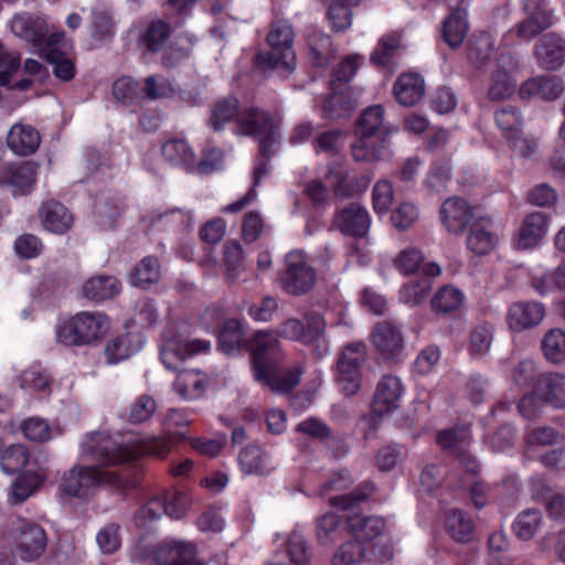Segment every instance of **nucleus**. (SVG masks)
<instances>
[{
  "instance_id": "obj_1",
  "label": "nucleus",
  "mask_w": 565,
  "mask_h": 565,
  "mask_svg": "<svg viewBox=\"0 0 565 565\" xmlns=\"http://www.w3.org/2000/svg\"><path fill=\"white\" fill-rule=\"evenodd\" d=\"M171 449L170 439L159 436L118 440L105 431H90L81 441L82 455L104 467L124 466L148 456L164 459Z\"/></svg>"
},
{
  "instance_id": "obj_2",
  "label": "nucleus",
  "mask_w": 565,
  "mask_h": 565,
  "mask_svg": "<svg viewBox=\"0 0 565 565\" xmlns=\"http://www.w3.org/2000/svg\"><path fill=\"white\" fill-rule=\"evenodd\" d=\"M104 484L124 489L129 487L131 482L122 475L103 470L98 466L76 465L64 473L60 488L68 497L87 499Z\"/></svg>"
},
{
  "instance_id": "obj_3",
  "label": "nucleus",
  "mask_w": 565,
  "mask_h": 565,
  "mask_svg": "<svg viewBox=\"0 0 565 565\" xmlns=\"http://www.w3.org/2000/svg\"><path fill=\"white\" fill-rule=\"evenodd\" d=\"M109 327L107 315L81 311L56 324V340L65 347L89 345L102 339Z\"/></svg>"
},
{
  "instance_id": "obj_4",
  "label": "nucleus",
  "mask_w": 565,
  "mask_h": 565,
  "mask_svg": "<svg viewBox=\"0 0 565 565\" xmlns=\"http://www.w3.org/2000/svg\"><path fill=\"white\" fill-rule=\"evenodd\" d=\"M270 50L255 55V64L264 71L282 68L292 71L296 66V54L292 47L294 30L285 20L274 21L266 36Z\"/></svg>"
},
{
  "instance_id": "obj_5",
  "label": "nucleus",
  "mask_w": 565,
  "mask_h": 565,
  "mask_svg": "<svg viewBox=\"0 0 565 565\" xmlns=\"http://www.w3.org/2000/svg\"><path fill=\"white\" fill-rule=\"evenodd\" d=\"M384 108L373 105L363 110L356 120L355 132L359 139L352 145V158L358 162L379 160L383 156L384 138L379 143L372 137H381L383 132Z\"/></svg>"
},
{
  "instance_id": "obj_6",
  "label": "nucleus",
  "mask_w": 565,
  "mask_h": 565,
  "mask_svg": "<svg viewBox=\"0 0 565 565\" xmlns=\"http://www.w3.org/2000/svg\"><path fill=\"white\" fill-rule=\"evenodd\" d=\"M237 134L257 139V157L270 159L278 143L279 126L269 111L249 107L237 120Z\"/></svg>"
},
{
  "instance_id": "obj_7",
  "label": "nucleus",
  "mask_w": 565,
  "mask_h": 565,
  "mask_svg": "<svg viewBox=\"0 0 565 565\" xmlns=\"http://www.w3.org/2000/svg\"><path fill=\"white\" fill-rule=\"evenodd\" d=\"M245 350L250 356L254 380L267 379L268 372L282 362L280 342L276 334L258 330L247 338Z\"/></svg>"
},
{
  "instance_id": "obj_8",
  "label": "nucleus",
  "mask_w": 565,
  "mask_h": 565,
  "mask_svg": "<svg viewBox=\"0 0 565 565\" xmlns=\"http://www.w3.org/2000/svg\"><path fill=\"white\" fill-rule=\"evenodd\" d=\"M365 360L366 347L362 342L350 343L340 353L337 362V382L345 396H354L360 391Z\"/></svg>"
},
{
  "instance_id": "obj_9",
  "label": "nucleus",
  "mask_w": 565,
  "mask_h": 565,
  "mask_svg": "<svg viewBox=\"0 0 565 565\" xmlns=\"http://www.w3.org/2000/svg\"><path fill=\"white\" fill-rule=\"evenodd\" d=\"M11 535L17 542V552L23 562H34L46 551L47 535L36 522L17 516L10 524Z\"/></svg>"
},
{
  "instance_id": "obj_10",
  "label": "nucleus",
  "mask_w": 565,
  "mask_h": 565,
  "mask_svg": "<svg viewBox=\"0 0 565 565\" xmlns=\"http://www.w3.org/2000/svg\"><path fill=\"white\" fill-rule=\"evenodd\" d=\"M40 163L32 160L11 161L0 164V188L13 198L30 195L36 185Z\"/></svg>"
},
{
  "instance_id": "obj_11",
  "label": "nucleus",
  "mask_w": 565,
  "mask_h": 565,
  "mask_svg": "<svg viewBox=\"0 0 565 565\" xmlns=\"http://www.w3.org/2000/svg\"><path fill=\"white\" fill-rule=\"evenodd\" d=\"M494 118L498 128L513 151L523 158H529L536 151V140L522 136L523 120L516 107L504 106L495 111Z\"/></svg>"
},
{
  "instance_id": "obj_12",
  "label": "nucleus",
  "mask_w": 565,
  "mask_h": 565,
  "mask_svg": "<svg viewBox=\"0 0 565 565\" xmlns=\"http://www.w3.org/2000/svg\"><path fill=\"white\" fill-rule=\"evenodd\" d=\"M285 265L280 280L286 292L300 296L312 289L317 274L301 252H289L285 257Z\"/></svg>"
},
{
  "instance_id": "obj_13",
  "label": "nucleus",
  "mask_w": 565,
  "mask_h": 565,
  "mask_svg": "<svg viewBox=\"0 0 565 565\" xmlns=\"http://www.w3.org/2000/svg\"><path fill=\"white\" fill-rule=\"evenodd\" d=\"M405 387L401 379L393 374H384L376 384L371 403V412L383 417L401 407Z\"/></svg>"
},
{
  "instance_id": "obj_14",
  "label": "nucleus",
  "mask_w": 565,
  "mask_h": 565,
  "mask_svg": "<svg viewBox=\"0 0 565 565\" xmlns=\"http://www.w3.org/2000/svg\"><path fill=\"white\" fill-rule=\"evenodd\" d=\"M333 223L343 235L363 238L369 233L371 217L363 205L353 202L335 212Z\"/></svg>"
},
{
  "instance_id": "obj_15",
  "label": "nucleus",
  "mask_w": 565,
  "mask_h": 565,
  "mask_svg": "<svg viewBox=\"0 0 565 565\" xmlns=\"http://www.w3.org/2000/svg\"><path fill=\"white\" fill-rule=\"evenodd\" d=\"M372 342L380 358L387 362L397 361L404 350L403 334L399 328L390 321L379 322L374 327Z\"/></svg>"
},
{
  "instance_id": "obj_16",
  "label": "nucleus",
  "mask_w": 565,
  "mask_h": 565,
  "mask_svg": "<svg viewBox=\"0 0 565 565\" xmlns=\"http://www.w3.org/2000/svg\"><path fill=\"white\" fill-rule=\"evenodd\" d=\"M195 555L196 548L193 544L173 540H164L151 551L157 565H203Z\"/></svg>"
},
{
  "instance_id": "obj_17",
  "label": "nucleus",
  "mask_w": 565,
  "mask_h": 565,
  "mask_svg": "<svg viewBox=\"0 0 565 565\" xmlns=\"http://www.w3.org/2000/svg\"><path fill=\"white\" fill-rule=\"evenodd\" d=\"M440 221L449 233L462 234L473 222V209L465 200L451 196L445 200L439 210Z\"/></svg>"
},
{
  "instance_id": "obj_18",
  "label": "nucleus",
  "mask_w": 565,
  "mask_h": 565,
  "mask_svg": "<svg viewBox=\"0 0 565 565\" xmlns=\"http://www.w3.org/2000/svg\"><path fill=\"white\" fill-rule=\"evenodd\" d=\"M38 216L43 228L56 235L66 234L72 228L74 222L72 212L56 200L42 202Z\"/></svg>"
},
{
  "instance_id": "obj_19",
  "label": "nucleus",
  "mask_w": 565,
  "mask_h": 565,
  "mask_svg": "<svg viewBox=\"0 0 565 565\" xmlns=\"http://www.w3.org/2000/svg\"><path fill=\"white\" fill-rule=\"evenodd\" d=\"M441 268L438 264L431 262L423 267V276L418 279L409 280L399 289V300L409 306H417L425 301L433 287V278L439 276Z\"/></svg>"
},
{
  "instance_id": "obj_20",
  "label": "nucleus",
  "mask_w": 565,
  "mask_h": 565,
  "mask_svg": "<svg viewBox=\"0 0 565 565\" xmlns=\"http://www.w3.org/2000/svg\"><path fill=\"white\" fill-rule=\"evenodd\" d=\"M125 206V198L119 192L113 190L99 192L93 205L97 224L103 228H114Z\"/></svg>"
},
{
  "instance_id": "obj_21",
  "label": "nucleus",
  "mask_w": 565,
  "mask_h": 565,
  "mask_svg": "<svg viewBox=\"0 0 565 565\" xmlns=\"http://www.w3.org/2000/svg\"><path fill=\"white\" fill-rule=\"evenodd\" d=\"M545 316V307L536 301H519L511 305L507 322L512 331L521 332L541 323Z\"/></svg>"
},
{
  "instance_id": "obj_22",
  "label": "nucleus",
  "mask_w": 565,
  "mask_h": 565,
  "mask_svg": "<svg viewBox=\"0 0 565 565\" xmlns=\"http://www.w3.org/2000/svg\"><path fill=\"white\" fill-rule=\"evenodd\" d=\"M534 387L541 402L554 408L565 407V374L558 372L539 374Z\"/></svg>"
},
{
  "instance_id": "obj_23",
  "label": "nucleus",
  "mask_w": 565,
  "mask_h": 565,
  "mask_svg": "<svg viewBox=\"0 0 565 565\" xmlns=\"http://www.w3.org/2000/svg\"><path fill=\"white\" fill-rule=\"evenodd\" d=\"M327 182L332 188L335 198L350 199L364 192L366 183L351 174V172L341 164H334L329 168L326 175Z\"/></svg>"
},
{
  "instance_id": "obj_24",
  "label": "nucleus",
  "mask_w": 565,
  "mask_h": 565,
  "mask_svg": "<svg viewBox=\"0 0 565 565\" xmlns=\"http://www.w3.org/2000/svg\"><path fill=\"white\" fill-rule=\"evenodd\" d=\"M7 145L17 156H31L41 145L40 131L28 124H14L8 132Z\"/></svg>"
},
{
  "instance_id": "obj_25",
  "label": "nucleus",
  "mask_w": 565,
  "mask_h": 565,
  "mask_svg": "<svg viewBox=\"0 0 565 565\" xmlns=\"http://www.w3.org/2000/svg\"><path fill=\"white\" fill-rule=\"evenodd\" d=\"M424 77L415 72L402 73L393 85L396 102L405 107L415 106L425 95Z\"/></svg>"
},
{
  "instance_id": "obj_26",
  "label": "nucleus",
  "mask_w": 565,
  "mask_h": 565,
  "mask_svg": "<svg viewBox=\"0 0 565 565\" xmlns=\"http://www.w3.org/2000/svg\"><path fill=\"white\" fill-rule=\"evenodd\" d=\"M564 90L562 79L556 75H544L530 78L519 88L521 99L539 97L544 100L558 98Z\"/></svg>"
},
{
  "instance_id": "obj_27",
  "label": "nucleus",
  "mask_w": 565,
  "mask_h": 565,
  "mask_svg": "<svg viewBox=\"0 0 565 565\" xmlns=\"http://www.w3.org/2000/svg\"><path fill=\"white\" fill-rule=\"evenodd\" d=\"M214 334L217 349L224 354L238 353L246 347L247 338H245L244 323L237 318L223 321Z\"/></svg>"
},
{
  "instance_id": "obj_28",
  "label": "nucleus",
  "mask_w": 565,
  "mask_h": 565,
  "mask_svg": "<svg viewBox=\"0 0 565 565\" xmlns=\"http://www.w3.org/2000/svg\"><path fill=\"white\" fill-rule=\"evenodd\" d=\"M535 56L543 68H559L565 58V40L555 33L543 35L536 45Z\"/></svg>"
},
{
  "instance_id": "obj_29",
  "label": "nucleus",
  "mask_w": 565,
  "mask_h": 565,
  "mask_svg": "<svg viewBox=\"0 0 565 565\" xmlns=\"http://www.w3.org/2000/svg\"><path fill=\"white\" fill-rule=\"evenodd\" d=\"M548 226V217L542 212L530 213L522 222L516 239L518 249H530L539 245Z\"/></svg>"
},
{
  "instance_id": "obj_30",
  "label": "nucleus",
  "mask_w": 565,
  "mask_h": 565,
  "mask_svg": "<svg viewBox=\"0 0 565 565\" xmlns=\"http://www.w3.org/2000/svg\"><path fill=\"white\" fill-rule=\"evenodd\" d=\"M142 348L141 334L126 331L111 338L105 347L107 362L116 364L136 354Z\"/></svg>"
},
{
  "instance_id": "obj_31",
  "label": "nucleus",
  "mask_w": 565,
  "mask_h": 565,
  "mask_svg": "<svg viewBox=\"0 0 565 565\" xmlns=\"http://www.w3.org/2000/svg\"><path fill=\"white\" fill-rule=\"evenodd\" d=\"M303 367L296 364L290 369H282L281 363L268 372L267 379L257 382L267 386L271 392L280 394L291 393L300 383Z\"/></svg>"
},
{
  "instance_id": "obj_32",
  "label": "nucleus",
  "mask_w": 565,
  "mask_h": 565,
  "mask_svg": "<svg viewBox=\"0 0 565 565\" xmlns=\"http://www.w3.org/2000/svg\"><path fill=\"white\" fill-rule=\"evenodd\" d=\"M11 30L17 36L36 47L43 42L44 35L47 32V24L45 20L40 17L30 13H21L14 15L12 19Z\"/></svg>"
},
{
  "instance_id": "obj_33",
  "label": "nucleus",
  "mask_w": 565,
  "mask_h": 565,
  "mask_svg": "<svg viewBox=\"0 0 565 565\" xmlns=\"http://www.w3.org/2000/svg\"><path fill=\"white\" fill-rule=\"evenodd\" d=\"M161 153L167 162L186 172H194L195 152L185 139L171 138L161 146Z\"/></svg>"
},
{
  "instance_id": "obj_34",
  "label": "nucleus",
  "mask_w": 565,
  "mask_h": 565,
  "mask_svg": "<svg viewBox=\"0 0 565 565\" xmlns=\"http://www.w3.org/2000/svg\"><path fill=\"white\" fill-rule=\"evenodd\" d=\"M173 32L171 23L157 18L151 20L139 35V44L147 52H162Z\"/></svg>"
},
{
  "instance_id": "obj_35",
  "label": "nucleus",
  "mask_w": 565,
  "mask_h": 565,
  "mask_svg": "<svg viewBox=\"0 0 565 565\" xmlns=\"http://www.w3.org/2000/svg\"><path fill=\"white\" fill-rule=\"evenodd\" d=\"M385 525L386 521L384 518L365 516L362 514L350 515L345 522L348 532L361 542H370L380 536Z\"/></svg>"
},
{
  "instance_id": "obj_36",
  "label": "nucleus",
  "mask_w": 565,
  "mask_h": 565,
  "mask_svg": "<svg viewBox=\"0 0 565 565\" xmlns=\"http://www.w3.org/2000/svg\"><path fill=\"white\" fill-rule=\"evenodd\" d=\"M121 290L120 281L108 275L90 277L83 285V295L93 302H103L116 297Z\"/></svg>"
},
{
  "instance_id": "obj_37",
  "label": "nucleus",
  "mask_w": 565,
  "mask_h": 565,
  "mask_svg": "<svg viewBox=\"0 0 565 565\" xmlns=\"http://www.w3.org/2000/svg\"><path fill=\"white\" fill-rule=\"evenodd\" d=\"M471 439V429L467 424L456 425L454 427L438 431L436 436L437 445L450 451L454 456L466 454Z\"/></svg>"
},
{
  "instance_id": "obj_38",
  "label": "nucleus",
  "mask_w": 565,
  "mask_h": 565,
  "mask_svg": "<svg viewBox=\"0 0 565 565\" xmlns=\"http://www.w3.org/2000/svg\"><path fill=\"white\" fill-rule=\"evenodd\" d=\"M238 466L244 475H268L273 467L264 449L255 444L244 447L238 455Z\"/></svg>"
},
{
  "instance_id": "obj_39",
  "label": "nucleus",
  "mask_w": 565,
  "mask_h": 565,
  "mask_svg": "<svg viewBox=\"0 0 565 565\" xmlns=\"http://www.w3.org/2000/svg\"><path fill=\"white\" fill-rule=\"evenodd\" d=\"M116 23L113 11L104 4H98L92 9L89 32L97 42L113 40L116 33Z\"/></svg>"
},
{
  "instance_id": "obj_40",
  "label": "nucleus",
  "mask_w": 565,
  "mask_h": 565,
  "mask_svg": "<svg viewBox=\"0 0 565 565\" xmlns=\"http://www.w3.org/2000/svg\"><path fill=\"white\" fill-rule=\"evenodd\" d=\"M447 533L459 543H468L473 537L475 521L469 512L452 509L446 516Z\"/></svg>"
},
{
  "instance_id": "obj_41",
  "label": "nucleus",
  "mask_w": 565,
  "mask_h": 565,
  "mask_svg": "<svg viewBox=\"0 0 565 565\" xmlns=\"http://www.w3.org/2000/svg\"><path fill=\"white\" fill-rule=\"evenodd\" d=\"M114 98L136 111L142 104L141 83L130 76L117 78L111 88Z\"/></svg>"
},
{
  "instance_id": "obj_42",
  "label": "nucleus",
  "mask_w": 565,
  "mask_h": 565,
  "mask_svg": "<svg viewBox=\"0 0 565 565\" xmlns=\"http://www.w3.org/2000/svg\"><path fill=\"white\" fill-rule=\"evenodd\" d=\"M463 300L465 295L459 288L452 285H445L434 294L430 307L436 315H448L458 311Z\"/></svg>"
},
{
  "instance_id": "obj_43",
  "label": "nucleus",
  "mask_w": 565,
  "mask_h": 565,
  "mask_svg": "<svg viewBox=\"0 0 565 565\" xmlns=\"http://www.w3.org/2000/svg\"><path fill=\"white\" fill-rule=\"evenodd\" d=\"M494 335V327L482 321L475 324L469 332L467 351L472 359H482L491 348Z\"/></svg>"
},
{
  "instance_id": "obj_44",
  "label": "nucleus",
  "mask_w": 565,
  "mask_h": 565,
  "mask_svg": "<svg viewBox=\"0 0 565 565\" xmlns=\"http://www.w3.org/2000/svg\"><path fill=\"white\" fill-rule=\"evenodd\" d=\"M399 49V41L394 36L382 38L371 53L370 62L379 70L390 74L396 68L395 57Z\"/></svg>"
},
{
  "instance_id": "obj_45",
  "label": "nucleus",
  "mask_w": 565,
  "mask_h": 565,
  "mask_svg": "<svg viewBox=\"0 0 565 565\" xmlns=\"http://www.w3.org/2000/svg\"><path fill=\"white\" fill-rule=\"evenodd\" d=\"M542 524L543 514L541 510L529 508L516 515L511 529L518 540L530 541L535 536Z\"/></svg>"
},
{
  "instance_id": "obj_46",
  "label": "nucleus",
  "mask_w": 565,
  "mask_h": 565,
  "mask_svg": "<svg viewBox=\"0 0 565 565\" xmlns=\"http://www.w3.org/2000/svg\"><path fill=\"white\" fill-rule=\"evenodd\" d=\"M497 241V236L483 224L482 220L470 225L467 247L475 255H488L495 247Z\"/></svg>"
},
{
  "instance_id": "obj_47",
  "label": "nucleus",
  "mask_w": 565,
  "mask_h": 565,
  "mask_svg": "<svg viewBox=\"0 0 565 565\" xmlns=\"http://www.w3.org/2000/svg\"><path fill=\"white\" fill-rule=\"evenodd\" d=\"M31 461L29 448L22 444L4 447L0 456L1 470L7 475L21 473Z\"/></svg>"
},
{
  "instance_id": "obj_48",
  "label": "nucleus",
  "mask_w": 565,
  "mask_h": 565,
  "mask_svg": "<svg viewBox=\"0 0 565 565\" xmlns=\"http://www.w3.org/2000/svg\"><path fill=\"white\" fill-rule=\"evenodd\" d=\"M468 32L467 12L457 10L450 12L443 24V38L451 47L460 46Z\"/></svg>"
},
{
  "instance_id": "obj_49",
  "label": "nucleus",
  "mask_w": 565,
  "mask_h": 565,
  "mask_svg": "<svg viewBox=\"0 0 565 565\" xmlns=\"http://www.w3.org/2000/svg\"><path fill=\"white\" fill-rule=\"evenodd\" d=\"M354 109V100L348 92L332 90L322 103V116L326 119L348 117Z\"/></svg>"
},
{
  "instance_id": "obj_50",
  "label": "nucleus",
  "mask_w": 565,
  "mask_h": 565,
  "mask_svg": "<svg viewBox=\"0 0 565 565\" xmlns=\"http://www.w3.org/2000/svg\"><path fill=\"white\" fill-rule=\"evenodd\" d=\"M245 110L239 111V100L234 96L220 99L212 110L211 126L214 130L220 131L224 128L225 124L233 120L237 121ZM235 129L237 130V127Z\"/></svg>"
},
{
  "instance_id": "obj_51",
  "label": "nucleus",
  "mask_w": 565,
  "mask_h": 565,
  "mask_svg": "<svg viewBox=\"0 0 565 565\" xmlns=\"http://www.w3.org/2000/svg\"><path fill=\"white\" fill-rule=\"evenodd\" d=\"M362 0H332L328 8V20L334 32H344L352 24V7H356Z\"/></svg>"
},
{
  "instance_id": "obj_52",
  "label": "nucleus",
  "mask_w": 565,
  "mask_h": 565,
  "mask_svg": "<svg viewBox=\"0 0 565 565\" xmlns=\"http://www.w3.org/2000/svg\"><path fill=\"white\" fill-rule=\"evenodd\" d=\"M160 278V263L156 256L143 257L132 269L130 282L139 288L147 289Z\"/></svg>"
},
{
  "instance_id": "obj_53",
  "label": "nucleus",
  "mask_w": 565,
  "mask_h": 565,
  "mask_svg": "<svg viewBox=\"0 0 565 565\" xmlns=\"http://www.w3.org/2000/svg\"><path fill=\"white\" fill-rule=\"evenodd\" d=\"M531 286L542 297L556 290H565V262L554 269L546 270L541 276L532 277Z\"/></svg>"
},
{
  "instance_id": "obj_54",
  "label": "nucleus",
  "mask_w": 565,
  "mask_h": 565,
  "mask_svg": "<svg viewBox=\"0 0 565 565\" xmlns=\"http://www.w3.org/2000/svg\"><path fill=\"white\" fill-rule=\"evenodd\" d=\"M375 490L376 486L372 480H364L348 494L330 498V504L342 510H349L366 502Z\"/></svg>"
},
{
  "instance_id": "obj_55",
  "label": "nucleus",
  "mask_w": 565,
  "mask_h": 565,
  "mask_svg": "<svg viewBox=\"0 0 565 565\" xmlns=\"http://www.w3.org/2000/svg\"><path fill=\"white\" fill-rule=\"evenodd\" d=\"M375 490L376 486L372 480H364L348 494L330 498V504L342 510H349L366 502Z\"/></svg>"
},
{
  "instance_id": "obj_56",
  "label": "nucleus",
  "mask_w": 565,
  "mask_h": 565,
  "mask_svg": "<svg viewBox=\"0 0 565 565\" xmlns=\"http://www.w3.org/2000/svg\"><path fill=\"white\" fill-rule=\"evenodd\" d=\"M44 58L47 63L53 65V74L60 81L70 82L75 77V63L61 49L47 50L44 54Z\"/></svg>"
},
{
  "instance_id": "obj_57",
  "label": "nucleus",
  "mask_w": 565,
  "mask_h": 565,
  "mask_svg": "<svg viewBox=\"0 0 565 565\" xmlns=\"http://www.w3.org/2000/svg\"><path fill=\"white\" fill-rule=\"evenodd\" d=\"M451 168L447 160L434 161L425 179V186L431 193L440 194L446 191L450 181Z\"/></svg>"
},
{
  "instance_id": "obj_58",
  "label": "nucleus",
  "mask_w": 565,
  "mask_h": 565,
  "mask_svg": "<svg viewBox=\"0 0 565 565\" xmlns=\"http://www.w3.org/2000/svg\"><path fill=\"white\" fill-rule=\"evenodd\" d=\"M516 88V82L504 70H498L492 73L490 85L488 88V97L490 100L499 102L509 98Z\"/></svg>"
},
{
  "instance_id": "obj_59",
  "label": "nucleus",
  "mask_w": 565,
  "mask_h": 565,
  "mask_svg": "<svg viewBox=\"0 0 565 565\" xmlns=\"http://www.w3.org/2000/svg\"><path fill=\"white\" fill-rule=\"evenodd\" d=\"M12 486V499L14 502L20 503L26 500L43 482L42 476L32 470L17 473Z\"/></svg>"
},
{
  "instance_id": "obj_60",
  "label": "nucleus",
  "mask_w": 565,
  "mask_h": 565,
  "mask_svg": "<svg viewBox=\"0 0 565 565\" xmlns=\"http://www.w3.org/2000/svg\"><path fill=\"white\" fill-rule=\"evenodd\" d=\"M542 351L552 363L565 361V332L561 329L550 330L542 340Z\"/></svg>"
},
{
  "instance_id": "obj_61",
  "label": "nucleus",
  "mask_w": 565,
  "mask_h": 565,
  "mask_svg": "<svg viewBox=\"0 0 565 565\" xmlns=\"http://www.w3.org/2000/svg\"><path fill=\"white\" fill-rule=\"evenodd\" d=\"M326 323L322 317L318 315L310 316L305 326L306 344H315L317 356L321 359L328 351L327 342L323 337Z\"/></svg>"
},
{
  "instance_id": "obj_62",
  "label": "nucleus",
  "mask_w": 565,
  "mask_h": 565,
  "mask_svg": "<svg viewBox=\"0 0 565 565\" xmlns=\"http://www.w3.org/2000/svg\"><path fill=\"white\" fill-rule=\"evenodd\" d=\"M342 524V516L335 512H327L317 520V539L321 545L333 543Z\"/></svg>"
},
{
  "instance_id": "obj_63",
  "label": "nucleus",
  "mask_w": 565,
  "mask_h": 565,
  "mask_svg": "<svg viewBox=\"0 0 565 565\" xmlns=\"http://www.w3.org/2000/svg\"><path fill=\"white\" fill-rule=\"evenodd\" d=\"M142 100H158L161 98H170L174 95L175 90L172 83L166 78L160 77V81L156 76L150 75L143 79L141 85Z\"/></svg>"
},
{
  "instance_id": "obj_64",
  "label": "nucleus",
  "mask_w": 565,
  "mask_h": 565,
  "mask_svg": "<svg viewBox=\"0 0 565 565\" xmlns=\"http://www.w3.org/2000/svg\"><path fill=\"white\" fill-rule=\"evenodd\" d=\"M365 558V547L360 540L343 543L332 558L333 565H359Z\"/></svg>"
}]
</instances>
